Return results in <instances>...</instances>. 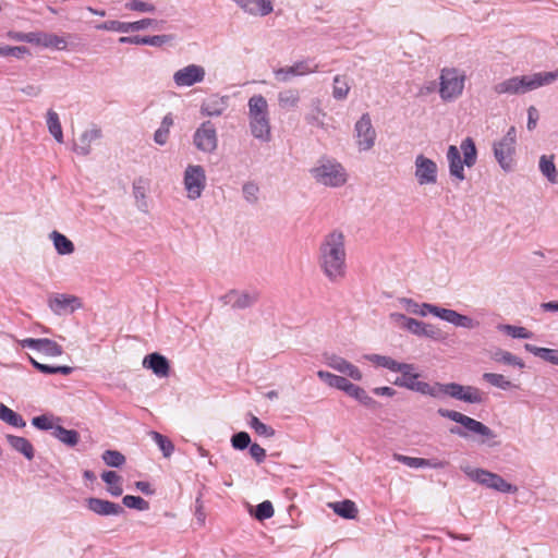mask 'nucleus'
Returning <instances> with one entry per match:
<instances>
[{
	"label": "nucleus",
	"instance_id": "f8f14e48",
	"mask_svg": "<svg viewBox=\"0 0 558 558\" xmlns=\"http://www.w3.org/2000/svg\"><path fill=\"white\" fill-rule=\"evenodd\" d=\"M354 132L360 150H369L375 145L376 131L373 128L368 113L362 114V117L356 121Z\"/></svg>",
	"mask_w": 558,
	"mask_h": 558
},
{
	"label": "nucleus",
	"instance_id": "0eeeda50",
	"mask_svg": "<svg viewBox=\"0 0 558 558\" xmlns=\"http://www.w3.org/2000/svg\"><path fill=\"white\" fill-rule=\"evenodd\" d=\"M310 173L316 183L328 187H340L348 181L345 168L335 158L326 156L317 160Z\"/></svg>",
	"mask_w": 558,
	"mask_h": 558
},
{
	"label": "nucleus",
	"instance_id": "423d86ee",
	"mask_svg": "<svg viewBox=\"0 0 558 558\" xmlns=\"http://www.w3.org/2000/svg\"><path fill=\"white\" fill-rule=\"evenodd\" d=\"M247 107L252 135L262 142H269L271 129L266 98L263 95H254L248 99Z\"/></svg>",
	"mask_w": 558,
	"mask_h": 558
},
{
	"label": "nucleus",
	"instance_id": "13d9d810",
	"mask_svg": "<svg viewBox=\"0 0 558 558\" xmlns=\"http://www.w3.org/2000/svg\"><path fill=\"white\" fill-rule=\"evenodd\" d=\"M275 513L272 504L269 500H265L256 506L254 515L258 521L270 519Z\"/></svg>",
	"mask_w": 558,
	"mask_h": 558
},
{
	"label": "nucleus",
	"instance_id": "a211bd4d",
	"mask_svg": "<svg viewBox=\"0 0 558 558\" xmlns=\"http://www.w3.org/2000/svg\"><path fill=\"white\" fill-rule=\"evenodd\" d=\"M258 300L257 292H246L231 290L222 296L225 304L231 305L232 308L244 310L253 306Z\"/></svg>",
	"mask_w": 558,
	"mask_h": 558
},
{
	"label": "nucleus",
	"instance_id": "58836bf2",
	"mask_svg": "<svg viewBox=\"0 0 558 558\" xmlns=\"http://www.w3.org/2000/svg\"><path fill=\"white\" fill-rule=\"evenodd\" d=\"M52 435L60 440L61 442L65 444L66 446L74 447L77 445L80 440V434L74 429H66L61 425H57L53 428Z\"/></svg>",
	"mask_w": 558,
	"mask_h": 558
},
{
	"label": "nucleus",
	"instance_id": "6ab92c4d",
	"mask_svg": "<svg viewBox=\"0 0 558 558\" xmlns=\"http://www.w3.org/2000/svg\"><path fill=\"white\" fill-rule=\"evenodd\" d=\"M48 304L50 310L57 315L73 313L76 308L81 307L80 299L69 294H56L49 298Z\"/></svg>",
	"mask_w": 558,
	"mask_h": 558
},
{
	"label": "nucleus",
	"instance_id": "c03bdc74",
	"mask_svg": "<svg viewBox=\"0 0 558 558\" xmlns=\"http://www.w3.org/2000/svg\"><path fill=\"white\" fill-rule=\"evenodd\" d=\"M486 487L501 493H515L517 487L506 482L500 475L490 473Z\"/></svg>",
	"mask_w": 558,
	"mask_h": 558
},
{
	"label": "nucleus",
	"instance_id": "e2e57ef3",
	"mask_svg": "<svg viewBox=\"0 0 558 558\" xmlns=\"http://www.w3.org/2000/svg\"><path fill=\"white\" fill-rule=\"evenodd\" d=\"M421 337H426L436 341L445 339V333L435 325L424 323Z\"/></svg>",
	"mask_w": 558,
	"mask_h": 558
},
{
	"label": "nucleus",
	"instance_id": "f3484780",
	"mask_svg": "<svg viewBox=\"0 0 558 558\" xmlns=\"http://www.w3.org/2000/svg\"><path fill=\"white\" fill-rule=\"evenodd\" d=\"M85 504L88 510L101 517L120 515L124 513L122 506L106 499L89 497L85 500Z\"/></svg>",
	"mask_w": 558,
	"mask_h": 558
},
{
	"label": "nucleus",
	"instance_id": "5fc2aeb1",
	"mask_svg": "<svg viewBox=\"0 0 558 558\" xmlns=\"http://www.w3.org/2000/svg\"><path fill=\"white\" fill-rule=\"evenodd\" d=\"M122 502L130 509L146 511L149 509V502L140 496L126 495L122 498Z\"/></svg>",
	"mask_w": 558,
	"mask_h": 558
},
{
	"label": "nucleus",
	"instance_id": "603ef678",
	"mask_svg": "<svg viewBox=\"0 0 558 558\" xmlns=\"http://www.w3.org/2000/svg\"><path fill=\"white\" fill-rule=\"evenodd\" d=\"M498 329L506 332L508 336L515 339H530L533 333L524 327L513 325H499Z\"/></svg>",
	"mask_w": 558,
	"mask_h": 558
},
{
	"label": "nucleus",
	"instance_id": "7c9ffc66",
	"mask_svg": "<svg viewBox=\"0 0 558 558\" xmlns=\"http://www.w3.org/2000/svg\"><path fill=\"white\" fill-rule=\"evenodd\" d=\"M147 181L138 178L133 182V196L136 201V206L142 213L148 211V203L146 199Z\"/></svg>",
	"mask_w": 558,
	"mask_h": 558
},
{
	"label": "nucleus",
	"instance_id": "2eb2a0df",
	"mask_svg": "<svg viewBox=\"0 0 558 558\" xmlns=\"http://www.w3.org/2000/svg\"><path fill=\"white\" fill-rule=\"evenodd\" d=\"M206 71L198 64H189L173 74V82L178 87H190L205 80Z\"/></svg>",
	"mask_w": 558,
	"mask_h": 558
},
{
	"label": "nucleus",
	"instance_id": "4c0bfd02",
	"mask_svg": "<svg viewBox=\"0 0 558 558\" xmlns=\"http://www.w3.org/2000/svg\"><path fill=\"white\" fill-rule=\"evenodd\" d=\"M351 85L349 78L345 75H336L332 83V97L336 100L347 99Z\"/></svg>",
	"mask_w": 558,
	"mask_h": 558
},
{
	"label": "nucleus",
	"instance_id": "c85d7f7f",
	"mask_svg": "<svg viewBox=\"0 0 558 558\" xmlns=\"http://www.w3.org/2000/svg\"><path fill=\"white\" fill-rule=\"evenodd\" d=\"M348 396L354 398L356 401H359L361 404L375 410L379 407V403L373 399L368 393L360 386H356L352 384L351 381L347 386V389L344 391Z\"/></svg>",
	"mask_w": 558,
	"mask_h": 558
},
{
	"label": "nucleus",
	"instance_id": "b1692460",
	"mask_svg": "<svg viewBox=\"0 0 558 558\" xmlns=\"http://www.w3.org/2000/svg\"><path fill=\"white\" fill-rule=\"evenodd\" d=\"M245 12L253 15H268L272 12V3L270 0H233Z\"/></svg>",
	"mask_w": 558,
	"mask_h": 558
},
{
	"label": "nucleus",
	"instance_id": "f704fd0d",
	"mask_svg": "<svg viewBox=\"0 0 558 558\" xmlns=\"http://www.w3.org/2000/svg\"><path fill=\"white\" fill-rule=\"evenodd\" d=\"M524 349L546 362L558 365V350L556 349L539 348L531 343H525Z\"/></svg>",
	"mask_w": 558,
	"mask_h": 558
},
{
	"label": "nucleus",
	"instance_id": "cd10ccee",
	"mask_svg": "<svg viewBox=\"0 0 558 558\" xmlns=\"http://www.w3.org/2000/svg\"><path fill=\"white\" fill-rule=\"evenodd\" d=\"M326 112L322 108V100L314 98L311 100L310 111L305 114V121L307 124L326 129L325 123Z\"/></svg>",
	"mask_w": 558,
	"mask_h": 558
},
{
	"label": "nucleus",
	"instance_id": "4468645a",
	"mask_svg": "<svg viewBox=\"0 0 558 558\" xmlns=\"http://www.w3.org/2000/svg\"><path fill=\"white\" fill-rule=\"evenodd\" d=\"M318 70V64L313 63L312 60H301L290 66L279 68L274 70V75L277 81L287 83L293 76H303L314 73Z\"/></svg>",
	"mask_w": 558,
	"mask_h": 558
},
{
	"label": "nucleus",
	"instance_id": "e433bc0d",
	"mask_svg": "<svg viewBox=\"0 0 558 558\" xmlns=\"http://www.w3.org/2000/svg\"><path fill=\"white\" fill-rule=\"evenodd\" d=\"M300 102V93L298 89H284L278 94V105L281 109L296 108Z\"/></svg>",
	"mask_w": 558,
	"mask_h": 558
},
{
	"label": "nucleus",
	"instance_id": "09e8293b",
	"mask_svg": "<svg viewBox=\"0 0 558 558\" xmlns=\"http://www.w3.org/2000/svg\"><path fill=\"white\" fill-rule=\"evenodd\" d=\"M483 379L489 385L502 390H508L513 387V384L501 374L484 373Z\"/></svg>",
	"mask_w": 558,
	"mask_h": 558
},
{
	"label": "nucleus",
	"instance_id": "9b49d317",
	"mask_svg": "<svg viewBox=\"0 0 558 558\" xmlns=\"http://www.w3.org/2000/svg\"><path fill=\"white\" fill-rule=\"evenodd\" d=\"M193 145L205 154H213L218 147L217 129L211 121L203 122L193 134Z\"/></svg>",
	"mask_w": 558,
	"mask_h": 558
},
{
	"label": "nucleus",
	"instance_id": "bf43d9fd",
	"mask_svg": "<svg viewBox=\"0 0 558 558\" xmlns=\"http://www.w3.org/2000/svg\"><path fill=\"white\" fill-rule=\"evenodd\" d=\"M243 197L250 204H256L258 201L259 187L255 182H246L242 187Z\"/></svg>",
	"mask_w": 558,
	"mask_h": 558
},
{
	"label": "nucleus",
	"instance_id": "473e14b6",
	"mask_svg": "<svg viewBox=\"0 0 558 558\" xmlns=\"http://www.w3.org/2000/svg\"><path fill=\"white\" fill-rule=\"evenodd\" d=\"M490 359L497 363L511 365L519 368H523L525 366L524 362L520 357L501 349L492 351Z\"/></svg>",
	"mask_w": 558,
	"mask_h": 558
},
{
	"label": "nucleus",
	"instance_id": "72a5a7b5",
	"mask_svg": "<svg viewBox=\"0 0 558 558\" xmlns=\"http://www.w3.org/2000/svg\"><path fill=\"white\" fill-rule=\"evenodd\" d=\"M50 239L53 242L57 253L60 255H70L75 250L73 242L58 231H52L50 233Z\"/></svg>",
	"mask_w": 558,
	"mask_h": 558
},
{
	"label": "nucleus",
	"instance_id": "bb28decb",
	"mask_svg": "<svg viewBox=\"0 0 558 558\" xmlns=\"http://www.w3.org/2000/svg\"><path fill=\"white\" fill-rule=\"evenodd\" d=\"M227 109L226 97L211 96L203 101L201 113L206 117H219Z\"/></svg>",
	"mask_w": 558,
	"mask_h": 558
},
{
	"label": "nucleus",
	"instance_id": "4d7b16f0",
	"mask_svg": "<svg viewBox=\"0 0 558 558\" xmlns=\"http://www.w3.org/2000/svg\"><path fill=\"white\" fill-rule=\"evenodd\" d=\"M367 359L371 362H373L374 364L385 367L391 372H395L396 368L398 367V365L400 364V362L393 360L390 356H386V355L372 354Z\"/></svg>",
	"mask_w": 558,
	"mask_h": 558
},
{
	"label": "nucleus",
	"instance_id": "a18cd8bd",
	"mask_svg": "<svg viewBox=\"0 0 558 558\" xmlns=\"http://www.w3.org/2000/svg\"><path fill=\"white\" fill-rule=\"evenodd\" d=\"M38 45H41L44 47L48 48H56L58 50H63L66 48V41L64 38L54 35V34H47V33H39V40Z\"/></svg>",
	"mask_w": 558,
	"mask_h": 558
},
{
	"label": "nucleus",
	"instance_id": "864d4df0",
	"mask_svg": "<svg viewBox=\"0 0 558 558\" xmlns=\"http://www.w3.org/2000/svg\"><path fill=\"white\" fill-rule=\"evenodd\" d=\"M108 466L120 468L125 463V457L117 450H106L101 456Z\"/></svg>",
	"mask_w": 558,
	"mask_h": 558
},
{
	"label": "nucleus",
	"instance_id": "de8ad7c7",
	"mask_svg": "<svg viewBox=\"0 0 558 558\" xmlns=\"http://www.w3.org/2000/svg\"><path fill=\"white\" fill-rule=\"evenodd\" d=\"M539 170L543 175L548 179L549 182L555 183L557 181V170L553 157L543 155L539 158Z\"/></svg>",
	"mask_w": 558,
	"mask_h": 558
},
{
	"label": "nucleus",
	"instance_id": "412c9836",
	"mask_svg": "<svg viewBox=\"0 0 558 558\" xmlns=\"http://www.w3.org/2000/svg\"><path fill=\"white\" fill-rule=\"evenodd\" d=\"M393 459L400 463L405 464L409 468L420 469V468H433V469H442L448 462L440 461L437 459H424V458H414L400 453H395Z\"/></svg>",
	"mask_w": 558,
	"mask_h": 558
},
{
	"label": "nucleus",
	"instance_id": "a878e982",
	"mask_svg": "<svg viewBox=\"0 0 558 558\" xmlns=\"http://www.w3.org/2000/svg\"><path fill=\"white\" fill-rule=\"evenodd\" d=\"M5 439L13 450L23 454L27 460L34 459L35 450L28 439L11 434L5 435Z\"/></svg>",
	"mask_w": 558,
	"mask_h": 558
},
{
	"label": "nucleus",
	"instance_id": "20e7f679",
	"mask_svg": "<svg viewBox=\"0 0 558 558\" xmlns=\"http://www.w3.org/2000/svg\"><path fill=\"white\" fill-rule=\"evenodd\" d=\"M558 78V70L553 72H538L532 75L513 76L494 86L498 95H520L549 85Z\"/></svg>",
	"mask_w": 558,
	"mask_h": 558
},
{
	"label": "nucleus",
	"instance_id": "3c124183",
	"mask_svg": "<svg viewBox=\"0 0 558 558\" xmlns=\"http://www.w3.org/2000/svg\"><path fill=\"white\" fill-rule=\"evenodd\" d=\"M38 352L47 356H59L63 353V348L53 340L43 338L41 344L39 345Z\"/></svg>",
	"mask_w": 558,
	"mask_h": 558
},
{
	"label": "nucleus",
	"instance_id": "c756f323",
	"mask_svg": "<svg viewBox=\"0 0 558 558\" xmlns=\"http://www.w3.org/2000/svg\"><path fill=\"white\" fill-rule=\"evenodd\" d=\"M119 41L121 44L149 45V46H154V47H159L167 41V36L166 35L124 36V37H120Z\"/></svg>",
	"mask_w": 558,
	"mask_h": 558
},
{
	"label": "nucleus",
	"instance_id": "a19ab883",
	"mask_svg": "<svg viewBox=\"0 0 558 558\" xmlns=\"http://www.w3.org/2000/svg\"><path fill=\"white\" fill-rule=\"evenodd\" d=\"M0 420L13 427H25L26 422L19 413L0 402Z\"/></svg>",
	"mask_w": 558,
	"mask_h": 558
},
{
	"label": "nucleus",
	"instance_id": "49530a36",
	"mask_svg": "<svg viewBox=\"0 0 558 558\" xmlns=\"http://www.w3.org/2000/svg\"><path fill=\"white\" fill-rule=\"evenodd\" d=\"M149 435L151 439L156 442V445L159 447L165 458H169L173 453L174 445L168 437L155 430H151Z\"/></svg>",
	"mask_w": 558,
	"mask_h": 558
},
{
	"label": "nucleus",
	"instance_id": "aec40b11",
	"mask_svg": "<svg viewBox=\"0 0 558 558\" xmlns=\"http://www.w3.org/2000/svg\"><path fill=\"white\" fill-rule=\"evenodd\" d=\"M326 364L333 368L335 371L344 374L349 376L350 378L354 380H361L362 379V373L361 371L353 365L352 363L348 362L341 356L338 355H330L326 357Z\"/></svg>",
	"mask_w": 558,
	"mask_h": 558
},
{
	"label": "nucleus",
	"instance_id": "c9c22d12",
	"mask_svg": "<svg viewBox=\"0 0 558 558\" xmlns=\"http://www.w3.org/2000/svg\"><path fill=\"white\" fill-rule=\"evenodd\" d=\"M101 480L109 485L108 492L114 496L119 497L122 495V477L114 471H105L101 474Z\"/></svg>",
	"mask_w": 558,
	"mask_h": 558
},
{
	"label": "nucleus",
	"instance_id": "39448f33",
	"mask_svg": "<svg viewBox=\"0 0 558 558\" xmlns=\"http://www.w3.org/2000/svg\"><path fill=\"white\" fill-rule=\"evenodd\" d=\"M446 158L450 177L457 183L464 181V166L472 168L477 161L475 142L471 137H465L459 148L456 145H450L447 149Z\"/></svg>",
	"mask_w": 558,
	"mask_h": 558
},
{
	"label": "nucleus",
	"instance_id": "6e6d98bb",
	"mask_svg": "<svg viewBox=\"0 0 558 558\" xmlns=\"http://www.w3.org/2000/svg\"><path fill=\"white\" fill-rule=\"evenodd\" d=\"M462 471L472 480L484 486L488 483V476L492 472L484 469H472L470 466L462 468Z\"/></svg>",
	"mask_w": 558,
	"mask_h": 558
},
{
	"label": "nucleus",
	"instance_id": "052dcab7",
	"mask_svg": "<svg viewBox=\"0 0 558 558\" xmlns=\"http://www.w3.org/2000/svg\"><path fill=\"white\" fill-rule=\"evenodd\" d=\"M231 445L236 450H244L251 446V436L246 432H238L232 435Z\"/></svg>",
	"mask_w": 558,
	"mask_h": 558
},
{
	"label": "nucleus",
	"instance_id": "2f4dec72",
	"mask_svg": "<svg viewBox=\"0 0 558 558\" xmlns=\"http://www.w3.org/2000/svg\"><path fill=\"white\" fill-rule=\"evenodd\" d=\"M329 507L335 513L344 519H355L359 512L355 504L349 499L330 502Z\"/></svg>",
	"mask_w": 558,
	"mask_h": 558
},
{
	"label": "nucleus",
	"instance_id": "69168bd1",
	"mask_svg": "<svg viewBox=\"0 0 558 558\" xmlns=\"http://www.w3.org/2000/svg\"><path fill=\"white\" fill-rule=\"evenodd\" d=\"M128 10L138 11V12H154L155 5L148 2H144L141 0H131L125 4Z\"/></svg>",
	"mask_w": 558,
	"mask_h": 558
},
{
	"label": "nucleus",
	"instance_id": "79ce46f5",
	"mask_svg": "<svg viewBox=\"0 0 558 558\" xmlns=\"http://www.w3.org/2000/svg\"><path fill=\"white\" fill-rule=\"evenodd\" d=\"M47 126L54 140L58 143H63V132L59 116L51 109L47 111Z\"/></svg>",
	"mask_w": 558,
	"mask_h": 558
},
{
	"label": "nucleus",
	"instance_id": "393cba45",
	"mask_svg": "<svg viewBox=\"0 0 558 558\" xmlns=\"http://www.w3.org/2000/svg\"><path fill=\"white\" fill-rule=\"evenodd\" d=\"M390 320L400 328H403L411 333L421 337L424 322L408 317L401 313H391Z\"/></svg>",
	"mask_w": 558,
	"mask_h": 558
},
{
	"label": "nucleus",
	"instance_id": "1a4fd4ad",
	"mask_svg": "<svg viewBox=\"0 0 558 558\" xmlns=\"http://www.w3.org/2000/svg\"><path fill=\"white\" fill-rule=\"evenodd\" d=\"M517 131L511 126L506 135L494 144V156L505 171H511L515 153Z\"/></svg>",
	"mask_w": 558,
	"mask_h": 558
},
{
	"label": "nucleus",
	"instance_id": "8fccbe9b",
	"mask_svg": "<svg viewBox=\"0 0 558 558\" xmlns=\"http://www.w3.org/2000/svg\"><path fill=\"white\" fill-rule=\"evenodd\" d=\"M248 425L259 436L270 438L275 435V429L271 426L264 424L257 416L253 414H250Z\"/></svg>",
	"mask_w": 558,
	"mask_h": 558
},
{
	"label": "nucleus",
	"instance_id": "f257e3e1",
	"mask_svg": "<svg viewBox=\"0 0 558 558\" xmlns=\"http://www.w3.org/2000/svg\"><path fill=\"white\" fill-rule=\"evenodd\" d=\"M401 375L396 378L393 384L398 387L418 392L435 399H441L445 396L471 404H480L485 401V395L474 386H464L458 383H438L433 384L418 380L420 374L415 372V365L401 363L396 368Z\"/></svg>",
	"mask_w": 558,
	"mask_h": 558
},
{
	"label": "nucleus",
	"instance_id": "ddd939ff",
	"mask_svg": "<svg viewBox=\"0 0 558 558\" xmlns=\"http://www.w3.org/2000/svg\"><path fill=\"white\" fill-rule=\"evenodd\" d=\"M414 165V175L420 185H429L437 182L438 167L434 160L420 154L416 156Z\"/></svg>",
	"mask_w": 558,
	"mask_h": 558
},
{
	"label": "nucleus",
	"instance_id": "338daca9",
	"mask_svg": "<svg viewBox=\"0 0 558 558\" xmlns=\"http://www.w3.org/2000/svg\"><path fill=\"white\" fill-rule=\"evenodd\" d=\"M10 38L17 40V41H24V43H32V44H38L39 40V33H10Z\"/></svg>",
	"mask_w": 558,
	"mask_h": 558
},
{
	"label": "nucleus",
	"instance_id": "9d476101",
	"mask_svg": "<svg viewBox=\"0 0 558 558\" xmlns=\"http://www.w3.org/2000/svg\"><path fill=\"white\" fill-rule=\"evenodd\" d=\"M183 184L189 199L199 198L206 186L204 168L199 165H189L184 171Z\"/></svg>",
	"mask_w": 558,
	"mask_h": 558
},
{
	"label": "nucleus",
	"instance_id": "dca6fc26",
	"mask_svg": "<svg viewBox=\"0 0 558 558\" xmlns=\"http://www.w3.org/2000/svg\"><path fill=\"white\" fill-rule=\"evenodd\" d=\"M434 311V316L450 323L457 327H462L466 329H473L478 326V323L473 318L462 315L457 311L444 308L436 306V308H432Z\"/></svg>",
	"mask_w": 558,
	"mask_h": 558
},
{
	"label": "nucleus",
	"instance_id": "ea45409f",
	"mask_svg": "<svg viewBox=\"0 0 558 558\" xmlns=\"http://www.w3.org/2000/svg\"><path fill=\"white\" fill-rule=\"evenodd\" d=\"M28 360L31 362V364L40 373L43 374H46V375H51V374H62V375H70L73 373L74 368L71 367V366H66V365H63V366H51V365H48V364H44V363H39L38 361H36L34 357H32L31 355L28 356Z\"/></svg>",
	"mask_w": 558,
	"mask_h": 558
},
{
	"label": "nucleus",
	"instance_id": "680f3d73",
	"mask_svg": "<svg viewBox=\"0 0 558 558\" xmlns=\"http://www.w3.org/2000/svg\"><path fill=\"white\" fill-rule=\"evenodd\" d=\"M97 29L129 33V23L120 21H106L96 26Z\"/></svg>",
	"mask_w": 558,
	"mask_h": 558
},
{
	"label": "nucleus",
	"instance_id": "0e129e2a",
	"mask_svg": "<svg viewBox=\"0 0 558 558\" xmlns=\"http://www.w3.org/2000/svg\"><path fill=\"white\" fill-rule=\"evenodd\" d=\"M26 53H28V48L25 47V46H16V47L4 46V47H0V57L12 56L14 58L21 59Z\"/></svg>",
	"mask_w": 558,
	"mask_h": 558
},
{
	"label": "nucleus",
	"instance_id": "f03ea898",
	"mask_svg": "<svg viewBox=\"0 0 558 558\" xmlns=\"http://www.w3.org/2000/svg\"><path fill=\"white\" fill-rule=\"evenodd\" d=\"M318 266L332 283L340 282L347 275L345 238L342 231L327 233L318 248Z\"/></svg>",
	"mask_w": 558,
	"mask_h": 558
},
{
	"label": "nucleus",
	"instance_id": "4be33fe9",
	"mask_svg": "<svg viewBox=\"0 0 558 558\" xmlns=\"http://www.w3.org/2000/svg\"><path fill=\"white\" fill-rule=\"evenodd\" d=\"M101 137V130L98 126H93L84 131L77 143H74L73 150L82 156H87L92 150V143Z\"/></svg>",
	"mask_w": 558,
	"mask_h": 558
},
{
	"label": "nucleus",
	"instance_id": "5701e85b",
	"mask_svg": "<svg viewBox=\"0 0 558 558\" xmlns=\"http://www.w3.org/2000/svg\"><path fill=\"white\" fill-rule=\"evenodd\" d=\"M143 366L151 369L158 377H167L170 371L168 360L157 352L146 355L143 360Z\"/></svg>",
	"mask_w": 558,
	"mask_h": 558
},
{
	"label": "nucleus",
	"instance_id": "774afa93",
	"mask_svg": "<svg viewBox=\"0 0 558 558\" xmlns=\"http://www.w3.org/2000/svg\"><path fill=\"white\" fill-rule=\"evenodd\" d=\"M32 424L41 430H48L53 429L56 426H53L51 420L47 415H38L33 417Z\"/></svg>",
	"mask_w": 558,
	"mask_h": 558
},
{
	"label": "nucleus",
	"instance_id": "37998d69",
	"mask_svg": "<svg viewBox=\"0 0 558 558\" xmlns=\"http://www.w3.org/2000/svg\"><path fill=\"white\" fill-rule=\"evenodd\" d=\"M317 376L328 386L345 391L349 380L345 377L335 375L326 371H318Z\"/></svg>",
	"mask_w": 558,
	"mask_h": 558
},
{
	"label": "nucleus",
	"instance_id": "6e6552de",
	"mask_svg": "<svg viewBox=\"0 0 558 558\" xmlns=\"http://www.w3.org/2000/svg\"><path fill=\"white\" fill-rule=\"evenodd\" d=\"M465 73L457 68H444L439 76V96L444 101L458 99L464 89Z\"/></svg>",
	"mask_w": 558,
	"mask_h": 558
},
{
	"label": "nucleus",
	"instance_id": "7ed1b4c3",
	"mask_svg": "<svg viewBox=\"0 0 558 558\" xmlns=\"http://www.w3.org/2000/svg\"><path fill=\"white\" fill-rule=\"evenodd\" d=\"M437 413L441 417L449 418L461 426L450 428V433L461 438H469L471 435L476 436L475 440L481 444H489V440L496 438L495 432L486 426L484 423L470 417L461 412L439 408Z\"/></svg>",
	"mask_w": 558,
	"mask_h": 558
}]
</instances>
